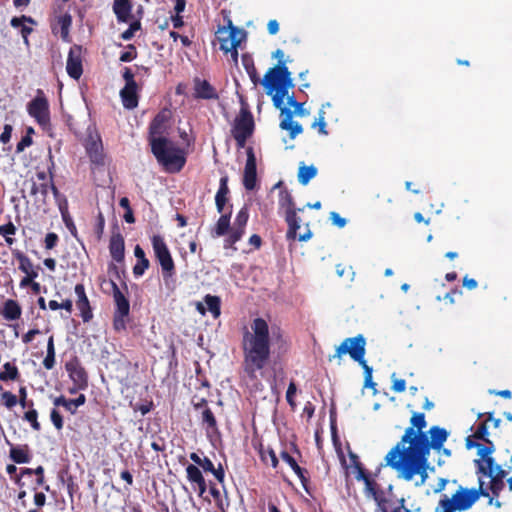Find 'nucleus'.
Wrapping results in <instances>:
<instances>
[{
  "label": "nucleus",
  "instance_id": "f257e3e1",
  "mask_svg": "<svg viewBox=\"0 0 512 512\" xmlns=\"http://www.w3.org/2000/svg\"><path fill=\"white\" fill-rule=\"evenodd\" d=\"M427 433H418L413 428H406L400 441L387 453L386 465L397 472L405 481H414L415 486H422L427 481L430 467V450L440 451L449 433L439 426H432Z\"/></svg>",
  "mask_w": 512,
  "mask_h": 512
},
{
  "label": "nucleus",
  "instance_id": "f03ea898",
  "mask_svg": "<svg viewBox=\"0 0 512 512\" xmlns=\"http://www.w3.org/2000/svg\"><path fill=\"white\" fill-rule=\"evenodd\" d=\"M244 371L251 378L264 368L270 359L271 338L268 323L262 318H255L250 329L245 330L242 339Z\"/></svg>",
  "mask_w": 512,
  "mask_h": 512
},
{
  "label": "nucleus",
  "instance_id": "7ed1b4c3",
  "mask_svg": "<svg viewBox=\"0 0 512 512\" xmlns=\"http://www.w3.org/2000/svg\"><path fill=\"white\" fill-rule=\"evenodd\" d=\"M262 85L266 94L272 97L274 106L281 111L283 116L280 128L289 132L292 139L303 132L302 125L293 120V113L284 106V98L289 89L294 86L291 73L286 66H275L266 72Z\"/></svg>",
  "mask_w": 512,
  "mask_h": 512
},
{
  "label": "nucleus",
  "instance_id": "20e7f679",
  "mask_svg": "<svg viewBox=\"0 0 512 512\" xmlns=\"http://www.w3.org/2000/svg\"><path fill=\"white\" fill-rule=\"evenodd\" d=\"M477 454L480 457L475 459L474 463L477 468L478 479L483 481V478L489 479V490L493 496L498 497L499 493L504 488V479L512 470V455H510L509 463L499 465L496 463L492 456L495 451V446H483V444H475Z\"/></svg>",
  "mask_w": 512,
  "mask_h": 512
},
{
  "label": "nucleus",
  "instance_id": "39448f33",
  "mask_svg": "<svg viewBox=\"0 0 512 512\" xmlns=\"http://www.w3.org/2000/svg\"><path fill=\"white\" fill-rule=\"evenodd\" d=\"M365 353L366 339L362 334H358L354 337L345 338L336 348L335 354L329 356V361H332L335 358L340 360L343 355L349 354L351 359L357 362L364 371V387L375 390L376 383L373 382L372 378L373 369L367 364L365 360Z\"/></svg>",
  "mask_w": 512,
  "mask_h": 512
},
{
  "label": "nucleus",
  "instance_id": "423d86ee",
  "mask_svg": "<svg viewBox=\"0 0 512 512\" xmlns=\"http://www.w3.org/2000/svg\"><path fill=\"white\" fill-rule=\"evenodd\" d=\"M151 150L158 163L164 167L167 172H179L185 165L186 158L182 149L177 147L166 137H151Z\"/></svg>",
  "mask_w": 512,
  "mask_h": 512
},
{
  "label": "nucleus",
  "instance_id": "0eeeda50",
  "mask_svg": "<svg viewBox=\"0 0 512 512\" xmlns=\"http://www.w3.org/2000/svg\"><path fill=\"white\" fill-rule=\"evenodd\" d=\"M484 482L480 480L478 489H467L460 487L451 498L446 495L439 501L435 512H456L468 510L480 498V496L489 497L487 489L483 487Z\"/></svg>",
  "mask_w": 512,
  "mask_h": 512
},
{
  "label": "nucleus",
  "instance_id": "6e6552de",
  "mask_svg": "<svg viewBox=\"0 0 512 512\" xmlns=\"http://www.w3.org/2000/svg\"><path fill=\"white\" fill-rule=\"evenodd\" d=\"M217 38L220 43V50L224 53H230L232 61L238 62V47L246 39V31L233 25L231 20H228L227 26H221L216 32Z\"/></svg>",
  "mask_w": 512,
  "mask_h": 512
},
{
  "label": "nucleus",
  "instance_id": "1a4fd4ad",
  "mask_svg": "<svg viewBox=\"0 0 512 512\" xmlns=\"http://www.w3.org/2000/svg\"><path fill=\"white\" fill-rule=\"evenodd\" d=\"M351 463L354 467L355 478L358 481H363L365 484V494L367 496L373 497V499L378 503L377 512H388L386 508L383 506L381 500L378 497V493L376 490L377 484L374 480L370 478V476L365 472L362 464L359 461V458L356 454L350 452L349 454ZM392 512H409L408 509L403 506L395 508Z\"/></svg>",
  "mask_w": 512,
  "mask_h": 512
},
{
  "label": "nucleus",
  "instance_id": "9d476101",
  "mask_svg": "<svg viewBox=\"0 0 512 512\" xmlns=\"http://www.w3.org/2000/svg\"><path fill=\"white\" fill-rule=\"evenodd\" d=\"M28 114L36 120V122L46 127L50 123L49 103L41 89L36 91V96L27 104Z\"/></svg>",
  "mask_w": 512,
  "mask_h": 512
},
{
  "label": "nucleus",
  "instance_id": "9b49d317",
  "mask_svg": "<svg viewBox=\"0 0 512 512\" xmlns=\"http://www.w3.org/2000/svg\"><path fill=\"white\" fill-rule=\"evenodd\" d=\"M254 129V120L250 112L241 110L236 117L232 129V135L239 147H244L247 139L252 135Z\"/></svg>",
  "mask_w": 512,
  "mask_h": 512
},
{
  "label": "nucleus",
  "instance_id": "f8f14e48",
  "mask_svg": "<svg viewBox=\"0 0 512 512\" xmlns=\"http://www.w3.org/2000/svg\"><path fill=\"white\" fill-rule=\"evenodd\" d=\"M151 242L154 254L161 266L163 276L171 277L174 273L175 266L164 239L160 235H154L151 238Z\"/></svg>",
  "mask_w": 512,
  "mask_h": 512
},
{
  "label": "nucleus",
  "instance_id": "ddd939ff",
  "mask_svg": "<svg viewBox=\"0 0 512 512\" xmlns=\"http://www.w3.org/2000/svg\"><path fill=\"white\" fill-rule=\"evenodd\" d=\"M66 70L68 75L78 80L82 73V48L81 46L74 45L70 48L67 63H66Z\"/></svg>",
  "mask_w": 512,
  "mask_h": 512
},
{
  "label": "nucleus",
  "instance_id": "4468645a",
  "mask_svg": "<svg viewBox=\"0 0 512 512\" xmlns=\"http://www.w3.org/2000/svg\"><path fill=\"white\" fill-rule=\"evenodd\" d=\"M257 183L256 158L251 148L247 151V160L244 168L243 185L247 190H253Z\"/></svg>",
  "mask_w": 512,
  "mask_h": 512
},
{
  "label": "nucleus",
  "instance_id": "2eb2a0df",
  "mask_svg": "<svg viewBox=\"0 0 512 512\" xmlns=\"http://www.w3.org/2000/svg\"><path fill=\"white\" fill-rule=\"evenodd\" d=\"M66 370L75 385V390H83L87 387V374L77 361L66 363Z\"/></svg>",
  "mask_w": 512,
  "mask_h": 512
},
{
  "label": "nucleus",
  "instance_id": "dca6fc26",
  "mask_svg": "<svg viewBox=\"0 0 512 512\" xmlns=\"http://www.w3.org/2000/svg\"><path fill=\"white\" fill-rule=\"evenodd\" d=\"M194 97L198 99H217L218 94L216 89L207 81L196 77L193 80Z\"/></svg>",
  "mask_w": 512,
  "mask_h": 512
},
{
  "label": "nucleus",
  "instance_id": "f3484780",
  "mask_svg": "<svg viewBox=\"0 0 512 512\" xmlns=\"http://www.w3.org/2000/svg\"><path fill=\"white\" fill-rule=\"evenodd\" d=\"M75 294L77 296L76 305L81 312V317L84 322H88L93 315L90 309L89 300L86 296L85 289L82 284H77L75 286Z\"/></svg>",
  "mask_w": 512,
  "mask_h": 512
},
{
  "label": "nucleus",
  "instance_id": "a211bd4d",
  "mask_svg": "<svg viewBox=\"0 0 512 512\" xmlns=\"http://www.w3.org/2000/svg\"><path fill=\"white\" fill-rule=\"evenodd\" d=\"M86 151L93 163L103 162L102 143L99 137L90 136L86 141Z\"/></svg>",
  "mask_w": 512,
  "mask_h": 512
},
{
  "label": "nucleus",
  "instance_id": "6ab92c4d",
  "mask_svg": "<svg viewBox=\"0 0 512 512\" xmlns=\"http://www.w3.org/2000/svg\"><path fill=\"white\" fill-rule=\"evenodd\" d=\"M137 84L125 85L120 91L123 106L126 109H134L138 105Z\"/></svg>",
  "mask_w": 512,
  "mask_h": 512
},
{
  "label": "nucleus",
  "instance_id": "aec40b11",
  "mask_svg": "<svg viewBox=\"0 0 512 512\" xmlns=\"http://www.w3.org/2000/svg\"><path fill=\"white\" fill-rule=\"evenodd\" d=\"M86 402V397L84 394H80L75 399H66L64 396L56 397L53 401V404L56 407L62 406L67 411H69L71 414H75L77 411V408L84 405Z\"/></svg>",
  "mask_w": 512,
  "mask_h": 512
},
{
  "label": "nucleus",
  "instance_id": "412c9836",
  "mask_svg": "<svg viewBox=\"0 0 512 512\" xmlns=\"http://www.w3.org/2000/svg\"><path fill=\"white\" fill-rule=\"evenodd\" d=\"M54 189H57L54 183L36 182L32 180L31 194L36 196V199L42 203H46L49 191H52L54 194Z\"/></svg>",
  "mask_w": 512,
  "mask_h": 512
},
{
  "label": "nucleus",
  "instance_id": "4be33fe9",
  "mask_svg": "<svg viewBox=\"0 0 512 512\" xmlns=\"http://www.w3.org/2000/svg\"><path fill=\"white\" fill-rule=\"evenodd\" d=\"M188 480L195 484L198 488V494L202 496L206 491V482L199 468L195 465H188L186 467Z\"/></svg>",
  "mask_w": 512,
  "mask_h": 512
},
{
  "label": "nucleus",
  "instance_id": "5701e85b",
  "mask_svg": "<svg viewBox=\"0 0 512 512\" xmlns=\"http://www.w3.org/2000/svg\"><path fill=\"white\" fill-rule=\"evenodd\" d=\"M113 297L116 304V310L114 314L129 315L130 304L124 294L120 291L116 283L112 282Z\"/></svg>",
  "mask_w": 512,
  "mask_h": 512
},
{
  "label": "nucleus",
  "instance_id": "b1692460",
  "mask_svg": "<svg viewBox=\"0 0 512 512\" xmlns=\"http://www.w3.org/2000/svg\"><path fill=\"white\" fill-rule=\"evenodd\" d=\"M109 250L112 258L120 262L124 258V239L121 234H114L110 239Z\"/></svg>",
  "mask_w": 512,
  "mask_h": 512
},
{
  "label": "nucleus",
  "instance_id": "393cba45",
  "mask_svg": "<svg viewBox=\"0 0 512 512\" xmlns=\"http://www.w3.org/2000/svg\"><path fill=\"white\" fill-rule=\"evenodd\" d=\"M285 219L288 224L287 238L294 240L296 238L298 229H300L301 219L297 216L294 208H289L286 210Z\"/></svg>",
  "mask_w": 512,
  "mask_h": 512
},
{
  "label": "nucleus",
  "instance_id": "a878e982",
  "mask_svg": "<svg viewBox=\"0 0 512 512\" xmlns=\"http://www.w3.org/2000/svg\"><path fill=\"white\" fill-rule=\"evenodd\" d=\"M228 193H229L228 177L223 176L220 178L219 189L215 196V204H216L217 211L219 213H222L224 210V206L227 201Z\"/></svg>",
  "mask_w": 512,
  "mask_h": 512
},
{
  "label": "nucleus",
  "instance_id": "bb28decb",
  "mask_svg": "<svg viewBox=\"0 0 512 512\" xmlns=\"http://www.w3.org/2000/svg\"><path fill=\"white\" fill-rule=\"evenodd\" d=\"M22 309L17 301L8 299L5 301L2 310V316L5 320L13 321L20 318Z\"/></svg>",
  "mask_w": 512,
  "mask_h": 512
},
{
  "label": "nucleus",
  "instance_id": "cd10ccee",
  "mask_svg": "<svg viewBox=\"0 0 512 512\" xmlns=\"http://www.w3.org/2000/svg\"><path fill=\"white\" fill-rule=\"evenodd\" d=\"M113 11L116 14L118 21L127 22L131 17V5L129 0H115L113 4Z\"/></svg>",
  "mask_w": 512,
  "mask_h": 512
},
{
  "label": "nucleus",
  "instance_id": "c85d7f7f",
  "mask_svg": "<svg viewBox=\"0 0 512 512\" xmlns=\"http://www.w3.org/2000/svg\"><path fill=\"white\" fill-rule=\"evenodd\" d=\"M134 255L137 258V263L133 267V273L135 276H142L145 270L149 267V260L145 256L144 250L137 245L134 249Z\"/></svg>",
  "mask_w": 512,
  "mask_h": 512
},
{
  "label": "nucleus",
  "instance_id": "c756f323",
  "mask_svg": "<svg viewBox=\"0 0 512 512\" xmlns=\"http://www.w3.org/2000/svg\"><path fill=\"white\" fill-rule=\"evenodd\" d=\"M26 23L34 24V20L28 16L13 17L10 21L12 27L20 29L21 36H29L33 29L27 26Z\"/></svg>",
  "mask_w": 512,
  "mask_h": 512
},
{
  "label": "nucleus",
  "instance_id": "7c9ffc66",
  "mask_svg": "<svg viewBox=\"0 0 512 512\" xmlns=\"http://www.w3.org/2000/svg\"><path fill=\"white\" fill-rule=\"evenodd\" d=\"M12 254L18 260L19 270H21L23 273H25V274L38 273L37 270L34 268L31 260L24 253H22L19 250H13Z\"/></svg>",
  "mask_w": 512,
  "mask_h": 512
},
{
  "label": "nucleus",
  "instance_id": "2f4dec72",
  "mask_svg": "<svg viewBox=\"0 0 512 512\" xmlns=\"http://www.w3.org/2000/svg\"><path fill=\"white\" fill-rule=\"evenodd\" d=\"M167 119L168 117L164 112L156 115V117L154 118L150 125V138L159 137L162 135L165 129L164 125Z\"/></svg>",
  "mask_w": 512,
  "mask_h": 512
},
{
  "label": "nucleus",
  "instance_id": "473e14b6",
  "mask_svg": "<svg viewBox=\"0 0 512 512\" xmlns=\"http://www.w3.org/2000/svg\"><path fill=\"white\" fill-rule=\"evenodd\" d=\"M201 463L202 464H200V466L205 472L212 473L220 483L224 481L225 474L221 464H219L218 467L216 468L212 461L207 457H204Z\"/></svg>",
  "mask_w": 512,
  "mask_h": 512
},
{
  "label": "nucleus",
  "instance_id": "72a5a7b5",
  "mask_svg": "<svg viewBox=\"0 0 512 512\" xmlns=\"http://www.w3.org/2000/svg\"><path fill=\"white\" fill-rule=\"evenodd\" d=\"M281 458L292 468V470L295 472V474L300 479L303 486H305V483L307 481V478L305 477L306 470L302 469L297 464L296 460L289 453H287L285 451L281 453Z\"/></svg>",
  "mask_w": 512,
  "mask_h": 512
},
{
  "label": "nucleus",
  "instance_id": "f704fd0d",
  "mask_svg": "<svg viewBox=\"0 0 512 512\" xmlns=\"http://www.w3.org/2000/svg\"><path fill=\"white\" fill-rule=\"evenodd\" d=\"M317 174V168L313 165L306 166L302 164L298 171V181L302 185H307L309 181Z\"/></svg>",
  "mask_w": 512,
  "mask_h": 512
},
{
  "label": "nucleus",
  "instance_id": "c9c22d12",
  "mask_svg": "<svg viewBox=\"0 0 512 512\" xmlns=\"http://www.w3.org/2000/svg\"><path fill=\"white\" fill-rule=\"evenodd\" d=\"M230 227V214H223L218 219L214 230L212 232L213 237L224 236L228 233Z\"/></svg>",
  "mask_w": 512,
  "mask_h": 512
},
{
  "label": "nucleus",
  "instance_id": "e433bc0d",
  "mask_svg": "<svg viewBox=\"0 0 512 512\" xmlns=\"http://www.w3.org/2000/svg\"><path fill=\"white\" fill-rule=\"evenodd\" d=\"M10 458L18 464L28 463L30 461V456L28 454L27 447L22 448L19 446H12L10 449Z\"/></svg>",
  "mask_w": 512,
  "mask_h": 512
},
{
  "label": "nucleus",
  "instance_id": "4c0bfd02",
  "mask_svg": "<svg viewBox=\"0 0 512 512\" xmlns=\"http://www.w3.org/2000/svg\"><path fill=\"white\" fill-rule=\"evenodd\" d=\"M204 303L207 306V310L211 312L212 316L215 319L220 316V314H221V309H220L221 301H220V298L218 296H213V295L208 294V295H206L204 297Z\"/></svg>",
  "mask_w": 512,
  "mask_h": 512
},
{
  "label": "nucleus",
  "instance_id": "58836bf2",
  "mask_svg": "<svg viewBox=\"0 0 512 512\" xmlns=\"http://www.w3.org/2000/svg\"><path fill=\"white\" fill-rule=\"evenodd\" d=\"M58 25L60 26V36L64 41H69V31L72 25V17L69 13H65L58 17Z\"/></svg>",
  "mask_w": 512,
  "mask_h": 512
},
{
  "label": "nucleus",
  "instance_id": "ea45409f",
  "mask_svg": "<svg viewBox=\"0 0 512 512\" xmlns=\"http://www.w3.org/2000/svg\"><path fill=\"white\" fill-rule=\"evenodd\" d=\"M55 365V347L53 336L49 337L47 342V354L43 360V366L47 370H51Z\"/></svg>",
  "mask_w": 512,
  "mask_h": 512
},
{
  "label": "nucleus",
  "instance_id": "a19ab883",
  "mask_svg": "<svg viewBox=\"0 0 512 512\" xmlns=\"http://www.w3.org/2000/svg\"><path fill=\"white\" fill-rule=\"evenodd\" d=\"M410 424L411 426L408 428H413L418 433H424L422 430L427 426L424 413L414 412L410 419Z\"/></svg>",
  "mask_w": 512,
  "mask_h": 512
},
{
  "label": "nucleus",
  "instance_id": "79ce46f5",
  "mask_svg": "<svg viewBox=\"0 0 512 512\" xmlns=\"http://www.w3.org/2000/svg\"><path fill=\"white\" fill-rule=\"evenodd\" d=\"M54 199L61 213L62 219L64 222H67L68 218V203L66 198L58 191V189H54Z\"/></svg>",
  "mask_w": 512,
  "mask_h": 512
},
{
  "label": "nucleus",
  "instance_id": "37998d69",
  "mask_svg": "<svg viewBox=\"0 0 512 512\" xmlns=\"http://www.w3.org/2000/svg\"><path fill=\"white\" fill-rule=\"evenodd\" d=\"M244 232H245V229L233 225L229 236L225 240V245H224L225 248L231 247L234 250H236V248L233 247V245L242 238Z\"/></svg>",
  "mask_w": 512,
  "mask_h": 512
},
{
  "label": "nucleus",
  "instance_id": "c03bdc74",
  "mask_svg": "<svg viewBox=\"0 0 512 512\" xmlns=\"http://www.w3.org/2000/svg\"><path fill=\"white\" fill-rule=\"evenodd\" d=\"M3 368H4V371H2L0 373V380L7 381V380H15L17 378L18 369L16 366L7 362L3 365Z\"/></svg>",
  "mask_w": 512,
  "mask_h": 512
},
{
  "label": "nucleus",
  "instance_id": "a18cd8bd",
  "mask_svg": "<svg viewBox=\"0 0 512 512\" xmlns=\"http://www.w3.org/2000/svg\"><path fill=\"white\" fill-rule=\"evenodd\" d=\"M202 422L207 425V429L216 430L217 422L215 416L210 408L204 405V409L202 411Z\"/></svg>",
  "mask_w": 512,
  "mask_h": 512
},
{
  "label": "nucleus",
  "instance_id": "49530a36",
  "mask_svg": "<svg viewBox=\"0 0 512 512\" xmlns=\"http://www.w3.org/2000/svg\"><path fill=\"white\" fill-rule=\"evenodd\" d=\"M488 434H489V433H488V427H487V423H486V421H485V422L481 423V424L477 427V429H476V431H475V433H474L473 437H474V438H476V439L483 440V441L487 444L486 446L494 445V444L492 443V441H490V440L488 439Z\"/></svg>",
  "mask_w": 512,
  "mask_h": 512
},
{
  "label": "nucleus",
  "instance_id": "de8ad7c7",
  "mask_svg": "<svg viewBox=\"0 0 512 512\" xmlns=\"http://www.w3.org/2000/svg\"><path fill=\"white\" fill-rule=\"evenodd\" d=\"M248 218H249L248 208L246 206H244L237 213L233 225L245 229Z\"/></svg>",
  "mask_w": 512,
  "mask_h": 512
},
{
  "label": "nucleus",
  "instance_id": "09e8293b",
  "mask_svg": "<svg viewBox=\"0 0 512 512\" xmlns=\"http://www.w3.org/2000/svg\"><path fill=\"white\" fill-rule=\"evenodd\" d=\"M279 205L283 208L289 209L293 207V199L288 190L284 189L279 194Z\"/></svg>",
  "mask_w": 512,
  "mask_h": 512
},
{
  "label": "nucleus",
  "instance_id": "8fccbe9b",
  "mask_svg": "<svg viewBox=\"0 0 512 512\" xmlns=\"http://www.w3.org/2000/svg\"><path fill=\"white\" fill-rule=\"evenodd\" d=\"M38 413L35 409H30L24 414V419L28 421L31 424V427L39 431L40 430V423L38 422Z\"/></svg>",
  "mask_w": 512,
  "mask_h": 512
},
{
  "label": "nucleus",
  "instance_id": "3c124183",
  "mask_svg": "<svg viewBox=\"0 0 512 512\" xmlns=\"http://www.w3.org/2000/svg\"><path fill=\"white\" fill-rule=\"evenodd\" d=\"M128 321L127 315L114 314L113 327L116 331H124Z\"/></svg>",
  "mask_w": 512,
  "mask_h": 512
},
{
  "label": "nucleus",
  "instance_id": "603ef678",
  "mask_svg": "<svg viewBox=\"0 0 512 512\" xmlns=\"http://www.w3.org/2000/svg\"><path fill=\"white\" fill-rule=\"evenodd\" d=\"M315 126H318L320 134L327 135L328 132L326 130L325 111H323V109H320L318 112V118L313 123V127Z\"/></svg>",
  "mask_w": 512,
  "mask_h": 512
},
{
  "label": "nucleus",
  "instance_id": "864d4df0",
  "mask_svg": "<svg viewBox=\"0 0 512 512\" xmlns=\"http://www.w3.org/2000/svg\"><path fill=\"white\" fill-rule=\"evenodd\" d=\"M139 29H140V22H138V21L132 22L130 24L129 28L122 33V35H121L122 39L125 41L130 40L134 36L135 32Z\"/></svg>",
  "mask_w": 512,
  "mask_h": 512
},
{
  "label": "nucleus",
  "instance_id": "5fc2aeb1",
  "mask_svg": "<svg viewBox=\"0 0 512 512\" xmlns=\"http://www.w3.org/2000/svg\"><path fill=\"white\" fill-rule=\"evenodd\" d=\"M2 400L7 408H12L17 404V397L9 391L2 393Z\"/></svg>",
  "mask_w": 512,
  "mask_h": 512
},
{
  "label": "nucleus",
  "instance_id": "6e6d98bb",
  "mask_svg": "<svg viewBox=\"0 0 512 512\" xmlns=\"http://www.w3.org/2000/svg\"><path fill=\"white\" fill-rule=\"evenodd\" d=\"M50 418H51V421H52L53 425L55 426V428L57 430H61L63 428L62 416L60 415V413L56 409H53L51 411Z\"/></svg>",
  "mask_w": 512,
  "mask_h": 512
},
{
  "label": "nucleus",
  "instance_id": "4d7b16f0",
  "mask_svg": "<svg viewBox=\"0 0 512 512\" xmlns=\"http://www.w3.org/2000/svg\"><path fill=\"white\" fill-rule=\"evenodd\" d=\"M33 143L32 137L29 135H25L22 137V139L18 142L16 146V152L21 153L23 152L27 147L31 146Z\"/></svg>",
  "mask_w": 512,
  "mask_h": 512
},
{
  "label": "nucleus",
  "instance_id": "13d9d810",
  "mask_svg": "<svg viewBox=\"0 0 512 512\" xmlns=\"http://www.w3.org/2000/svg\"><path fill=\"white\" fill-rule=\"evenodd\" d=\"M392 379H393L392 390L394 392H397V393L404 392L405 389H406V382H405V380L404 379H397V378H395V373L392 374Z\"/></svg>",
  "mask_w": 512,
  "mask_h": 512
},
{
  "label": "nucleus",
  "instance_id": "bf43d9fd",
  "mask_svg": "<svg viewBox=\"0 0 512 512\" xmlns=\"http://www.w3.org/2000/svg\"><path fill=\"white\" fill-rule=\"evenodd\" d=\"M16 233V227L13 223L9 222L5 225H0V235L6 237L10 235H14Z\"/></svg>",
  "mask_w": 512,
  "mask_h": 512
},
{
  "label": "nucleus",
  "instance_id": "052dcab7",
  "mask_svg": "<svg viewBox=\"0 0 512 512\" xmlns=\"http://www.w3.org/2000/svg\"><path fill=\"white\" fill-rule=\"evenodd\" d=\"M330 220L335 226L339 228H343L347 223L346 219L342 218L337 212L330 213Z\"/></svg>",
  "mask_w": 512,
  "mask_h": 512
},
{
  "label": "nucleus",
  "instance_id": "680f3d73",
  "mask_svg": "<svg viewBox=\"0 0 512 512\" xmlns=\"http://www.w3.org/2000/svg\"><path fill=\"white\" fill-rule=\"evenodd\" d=\"M57 241H58V236L57 234L51 232V233H48L45 237V247L46 249H53L56 244H57Z\"/></svg>",
  "mask_w": 512,
  "mask_h": 512
},
{
  "label": "nucleus",
  "instance_id": "e2e57ef3",
  "mask_svg": "<svg viewBox=\"0 0 512 512\" xmlns=\"http://www.w3.org/2000/svg\"><path fill=\"white\" fill-rule=\"evenodd\" d=\"M12 126L6 124L4 126L3 132L0 134V142L6 144L10 141L12 135Z\"/></svg>",
  "mask_w": 512,
  "mask_h": 512
},
{
  "label": "nucleus",
  "instance_id": "0e129e2a",
  "mask_svg": "<svg viewBox=\"0 0 512 512\" xmlns=\"http://www.w3.org/2000/svg\"><path fill=\"white\" fill-rule=\"evenodd\" d=\"M123 78L125 80V85H134L137 84L134 80V74L132 73L131 69L128 67L124 68L123 71Z\"/></svg>",
  "mask_w": 512,
  "mask_h": 512
},
{
  "label": "nucleus",
  "instance_id": "69168bd1",
  "mask_svg": "<svg viewBox=\"0 0 512 512\" xmlns=\"http://www.w3.org/2000/svg\"><path fill=\"white\" fill-rule=\"evenodd\" d=\"M36 182H46V183H53V177L50 174L46 173L45 171H38L36 173Z\"/></svg>",
  "mask_w": 512,
  "mask_h": 512
},
{
  "label": "nucleus",
  "instance_id": "338daca9",
  "mask_svg": "<svg viewBox=\"0 0 512 512\" xmlns=\"http://www.w3.org/2000/svg\"><path fill=\"white\" fill-rule=\"evenodd\" d=\"M296 393V386L294 383H290L286 392V400L291 405L294 406L293 397Z\"/></svg>",
  "mask_w": 512,
  "mask_h": 512
},
{
  "label": "nucleus",
  "instance_id": "774afa93",
  "mask_svg": "<svg viewBox=\"0 0 512 512\" xmlns=\"http://www.w3.org/2000/svg\"><path fill=\"white\" fill-rule=\"evenodd\" d=\"M136 57V52L134 51L133 47H131V50L125 51L120 56L121 62H130Z\"/></svg>",
  "mask_w": 512,
  "mask_h": 512
}]
</instances>
